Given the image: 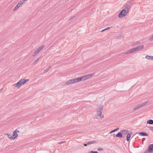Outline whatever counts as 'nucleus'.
Here are the masks:
<instances>
[{"label": "nucleus", "instance_id": "obj_38", "mask_svg": "<svg viewBox=\"0 0 153 153\" xmlns=\"http://www.w3.org/2000/svg\"><path fill=\"white\" fill-rule=\"evenodd\" d=\"M119 129V128H116V129H114V131H117V130H118Z\"/></svg>", "mask_w": 153, "mask_h": 153}, {"label": "nucleus", "instance_id": "obj_28", "mask_svg": "<svg viewBox=\"0 0 153 153\" xmlns=\"http://www.w3.org/2000/svg\"><path fill=\"white\" fill-rule=\"evenodd\" d=\"M89 153H98V152L97 151H91L89 152Z\"/></svg>", "mask_w": 153, "mask_h": 153}, {"label": "nucleus", "instance_id": "obj_1", "mask_svg": "<svg viewBox=\"0 0 153 153\" xmlns=\"http://www.w3.org/2000/svg\"><path fill=\"white\" fill-rule=\"evenodd\" d=\"M143 48H144V45H141L138 46L136 48H134L132 49H129L127 52L125 53L126 54H128L133 53V52H134L135 51H137L140 50V49H143Z\"/></svg>", "mask_w": 153, "mask_h": 153}, {"label": "nucleus", "instance_id": "obj_23", "mask_svg": "<svg viewBox=\"0 0 153 153\" xmlns=\"http://www.w3.org/2000/svg\"><path fill=\"white\" fill-rule=\"evenodd\" d=\"M25 1H26L25 0H22L20 1L18 3L21 5L24 3Z\"/></svg>", "mask_w": 153, "mask_h": 153}, {"label": "nucleus", "instance_id": "obj_3", "mask_svg": "<svg viewBox=\"0 0 153 153\" xmlns=\"http://www.w3.org/2000/svg\"><path fill=\"white\" fill-rule=\"evenodd\" d=\"M103 108L102 105H100L97 107L98 110L97 111V113L101 118L104 117L103 115L102 114L103 110Z\"/></svg>", "mask_w": 153, "mask_h": 153}, {"label": "nucleus", "instance_id": "obj_33", "mask_svg": "<svg viewBox=\"0 0 153 153\" xmlns=\"http://www.w3.org/2000/svg\"><path fill=\"white\" fill-rule=\"evenodd\" d=\"M75 17V16H72L69 19H73Z\"/></svg>", "mask_w": 153, "mask_h": 153}, {"label": "nucleus", "instance_id": "obj_5", "mask_svg": "<svg viewBox=\"0 0 153 153\" xmlns=\"http://www.w3.org/2000/svg\"><path fill=\"white\" fill-rule=\"evenodd\" d=\"M153 152V143L149 145L148 149L144 153H152Z\"/></svg>", "mask_w": 153, "mask_h": 153}, {"label": "nucleus", "instance_id": "obj_17", "mask_svg": "<svg viewBox=\"0 0 153 153\" xmlns=\"http://www.w3.org/2000/svg\"><path fill=\"white\" fill-rule=\"evenodd\" d=\"M147 123L149 124H153V120H149L147 121Z\"/></svg>", "mask_w": 153, "mask_h": 153}, {"label": "nucleus", "instance_id": "obj_14", "mask_svg": "<svg viewBox=\"0 0 153 153\" xmlns=\"http://www.w3.org/2000/svg\"><path fill=\"white\" fill-rule=\"evenodd\" d=\"M98 142L96 140H94L92 141H90L87 142V144L88 145H89L92 144H94L95 143H97Z\"/></svg>", "mask_w": 153, "mask_h": 153}, {"label": "nucleus", "instance_id": "obj_37", "mask_svg": "<svg viewBox=\"0 0 153 153\" xmlns=\"http://www.w3.org/2000/svg\"><path fill=\"white\" fill-rule=\"evenodd\" d=\"M150 130L153 131V127H150Z\"/></svg>", "mask_w": 153, "mask_h": 153}, {"label": "nucleus", "instance_id": "obj_20", "mask_svg": "<svg viewBox=\"0 0 153 153\" xmlns=\"http://www.w3.org/2000/svg\"><path fill=\"white\" fill-rule=\"evenodd\" d=\"M51 68V66H50L48 67V68L46 69H45L44 71V72L46 73L48 72V71H49L50 69Z\"/></svg>", "mask_w": 153, "mask_h": 153}, {"label": "nucleus", "instance_id": "obj_30", "mask_svg": "<svg viewBox=\"0 0 153 153\" xmlns=\"http://www.w3.org/2000/svg\"><path fill=\"white\" fill-rule=\"evenodd\" d=\"M5 135H7L8 137H9V139L10 140V137H11V135L9 133H7L5 134Z\"/></svg>", "mask_w": 153, "mask_h": 153}, {"label": "nucleus", "instance_id": "obj_7", "mask_svg": "<svg viewBox=\"0 0 153 153\" xmlns=\"http://www.w3.org/2000/svg\"><path fill=\"white\" fill-rule=\"evenodd\" d=\"M18 134L14 131L13 132V135L10 137V140H12L16 138L18 136Z\"/></svg>", "mask_w": 153, "mask_h": 153}, {"label": "nucleus", "instance_id": "obj_26", "mask_svg": "<svg viewBox=\"0 0 153 153\" xmlns=\"http://www.w3.org/2000/svg\"><path fill=\"white\" fill-rule=\"evenodd\" d=\"M140 41H138L136 43H134L133 45V46H134L135 45H139L140 44Z\"/></svg>", "mask_w": 153, "mask_h": 153}, {"label": "nucleus", "instance_id": "obj_8", "mask_svg": "<svg viewBox=\"0 0 153 153\" xmlns=\"http://www.w3.org/2000/svg\"><path fill=\"white\" fill-rule=\"evenodd\" d=\"M93 76V74H90L85 75L83 76L84 77V80H86L90 78V77H92Z\"/></svg>", "mask_w": 153, "mask_h": 153}, {"label": "nucleus", "instance_id": "obj_39", "mask_svg": "<svg viewBox=\"0 0 153 153\" xmlns=\"http://www.w3.org/2000/svg\"><path fill=\"white\" fill-rule=\"evenodd\" d=\"M65 142V141H61V142H59V144H62V143H64Z\"/></svg>", "mask_w": 153, "mask_h": 153}, {"label": "nucleus", "instance_id": "obj_6", "mask_svg": "<svg viewBox=\"0 0 153 153\" xmlns=\"http://www.w3.org/2000/svg\"><path fill=\"white\" fill-rule=\"evenodd\" d=\"M73 79L75 83L85 80L84 79V78L83 76L80 77H77Z\"/></svg>", "mask_w": 153, "mask_h": 153}, {"label": "nucleus", "instance_id": "obj_13", "mask_svg": "<svg viewBox=\"0 0 153 153\" xmlns=\"http://www.w3.org/2000/svg\"><path fill=\"white\" fill-rule=\"evenodd\" d=\"M40 51V50H39V48H38L36 51L34 52V54L32 55V56H34L37 55Z\"/></svg>", "mask_w": 153, "mask_h": 153}, {"label": "nucleus", "instance_id": "obj_10", "mask_svg": "<svg viewBox=\"0 0 153 153\" xmlns=\"http://www.w3.org/2000/svg\"><path fill=\"white\" fill-rule=\"evenodd\" d=\"M138 134L141 136H148V134L145 132H141L138 133Z\"/></svg>", "mask_w": 153, "mask_h": 153}, {"label": "nucleus", "instance_id": "obj_31", "mask_svg": "<svg viewBox=\"0 0 153 153\" xmlns=\"http://www.w3.org/2000/svg\"><path fill=\"white\" fill-rule=\"evenodd\" d=\"M103 148H98V149H97V150L98 151H103Z\"/></svg>", "mask_w": 153, "mask_h": 153}, {"label": "nucleus", "instance_id": "obj_40", "mask_svg": "<svg viewBox=\"0 0 153 153\" xmlns=\"http://www.w3.org/2000/svg\"><path fill=\"white\" fill-rule=\"evenodd\" d=\"M3 89V88H1L0 89V92L2 91Z\"/></svg>", "mask_w": 153, "mask_h": 153}, {"label": "nucleus", "instance_id": "obj_19", "mask_svg": "<svg viewBox=\"0 0 153 153\" xmlns=\"http://www.w3.org/2000/svg\"><path fill=\"white\" fill-rule=\"evenodd\" d=\"M130 6L128 5H127V6L125 7V9H126V10L127 12V13L128 12V11L129 10L130 8Z\"/></svg>", "mask_w": 153, "mask_h": 153}, {"label": "nucleus", "instance_id": "obj_16", "mask_svg": "<svg viewBox=\"0 0 153 153\" xmlns=\"http://www.w3.org/2000/svg\"><path fill=\"white\" fill-rule=\"evenodd\" d=\"M146 58L148 59L153 60V56H149V55H146Z\"/></svg>", "mask_w": 153, "mask_h": 153}, {"label": "nucleus", "instance_id": "obj_29", "mask_svg": "<svg viewBox=\"0 0 153 153\" xmlns=\"http://www.w3.org/2000/svg\"><path fill=\"white\" fill-rule=\"evenodd\" d=\"M18 8V7H17V6H16L13 9V11H15Z\"/></svg>", "mask_w": 153, "mask_h": 153}, {"label": "nucleus", "instance_id": "obj_32", "mask_svg": "<svg viewBox=\"0 0 153 153\" xmlns=\"http://www.w3.org/2000/svg\"><path fill=\"white\" fill-rule=\"evenodd\" d=\"M14 131V132H16V133H19V132H20L18 130H17V129L15 130Z\"/></svg>", "mask_w": 153, "mask_h": 153}, {"label": "nucleus", "instance_id": "obj_12", "mask_svg": "<svg viewBox=\"0 0 153 153\" xmlns=\"http://www.w3.org/2000/svg\"><path fill=\"white\" fill-rule=\"evenodd\" d=\"M116 137H118L120 138H122L123 137V135L121 131L120 132L117 133L116 135H115Z\"/></svg>", "mask_w": 153, "mask_h": 153}, {"label": "nucleus", "instance_id": "obj_2", "mask_svg": "<svg viewBox=\"0 0 153 153\" xmlns=\"http://www.w3.org/2000/svg\"><path fill=\"white\" fill-rule=\"evenodd\" d=\"M29 79H22L19 81L16 84L14 85H15L16 87L18 88H19L22 85H24L27 81H29Z\"/></svg>", "mask_w": 153, "mask_h": 153}, {"label": "nucleus", "instance_id": "obj_43", "mask_svg": "<svg viewBox=\"0 0 153 153\" xmlns=\"http://www.w3.org/2000/svg\"><path fill=\"white\" fill-rule=\"evenodd\" d=\"M118 39V37H117V39Z\"/></svg>", "mask_w": 153, "mask_h": 153}, {"label": "nucleus", "instance_id": "obj_22", "mask_svg": "<svg viewBox=\"0 0 153 153\" xmlns=\"http://www.w3.org/2000/svg\"><path fill=\"white\" fill-rule=\"evenodd\" d=\"M149 102H144L142 104H140V105L141 106V107H142V106H144V105H146L147 103H148Z\"/></svg>", "mask_w": 153, "mask_h": 153}, {"label": "nucleus", "instance_id": "obj_41", "mask_svg": "<svg viewBox=\"0 0 153 153\" xmlns=\"http://www.w3.org/2000/svg\"><path fill=\"white\" fill-rule=\"evenodd\" d=\"M115 135H115V134H113V137H116Z\"/></svg>", "mask_w": 153, "mask_h": 153}, {"label": "nucleus", "instance_id": "obj_18", "mask_svg": "<svg viewBox=\"0 0 153 153\" xmlns=\"http://www.w3.org/2000/svg\"><path fill=\"white\" fill-rule=\"evenodd\" d=\"M141 107H142L141 106L140 104L138 105L137 106H136V107L134 108H133V110L134 111H135L136 110L138 109L139 108H140Z\"/></svg>", "mask_w": 153, "mask_h": 153}, {"label": "nucleus", "instance_id": "obj_36", "mask_svg": "<svg viewBox=\"0 0 153 153\" xmlns=\"http://www.w3.org/2000/svg\"><path fill=\"white\" fill-rule=\"evenodd\" d=\"M83 145L85 146H86L88 145V144H87V143H84L83 144Z\"/></svg>", "mask_w": 153, "mask_h": 153}, {"label": "nucleus", "instance_id": "obj_11", "mask_svg": "<svg viewBox=\"0 0 153 153\" xmlns=\"http://www.w3.org/2000/svg\"><path fill=\"white\" fill-rule=\"evenodd\" d=\"M132 134V132H130L127 134L126 136V140L127 141H129V139Z\"/></svg>", "mask_w": 153, "mask_h": 153}, {"label": "nucleus", "instance_id": "obj_34", "mask_svg": "<svg viewBox=\"0 0 153 153\" xmlns=\"http://www.w3.org/2000/svg\"><path fill=\"white\" fill-rule=\"evenodd\" d=\"M115 132V131H114V130H112V131H111L110 132V133H110V134H111V133H113V132Z\"/></svg>", "mask_w": 153, "mask_h": 153}, {"label": "nucleus", "instance_id": "obj_42", "mask_svg": "<svg viewBox=\"0 0 153 153\" xmlns=\"http://www.w3.org/2000/svg\"><path fill=\"white\" fill-rule=\"evenodd\" d=\"M116 16H117V15H116Z\"/></svg>", "mask_w": 153, "mask_h": 153}, {"label": "nucleus", "instance_id": "obj_24", "mask_svg": "<svg viewBox=\"0 0 153 153\" xmlns=\"http://www.w3.org/2000/svg\"><path fill=\"white\" fill-rule=\"evenodd\" d=\"M39 58H40V57H39L35 61V62H34V63H33V64H36L38 62Z\"/></svg>", "mask_w": 153, "mask_h": 153}, {"label": "nucleus", "instance_id": "obj_15", "mask_svg": "<svg viewBox=\"0 0 153 153\" xmlns=\"http://www.w3.org/2000/svg\"><path fill=\"white\" fill-rule=\"evenodd\" d=\"M128 131L125 129L122 130L121 131V132H122V133L125 135L127 134V133Z\"/></svg>", "mask_w": 153, "mask_h": 153}, {"label": "nucleus", "instance_id": "obj_35", "mask_svg": "<svg viewBox=\"0 0 153 153\" xmlns=\"http://www.w3.org/2000/svg\"><path fill=\"white\" fill-rule=\"evenodd\" d=\"M16 6H17V7L19 8L20 7L21 5L19 4V3H18Z\"/></svg>", "mask_w": 153, "mask_h": 153}, {"label": "nucleus", "instance_id": "obj_25", "mask_svg": "<svg viewBox=\"0 0 153 153\" xmlns=\"http://www.w3.org/2000/svg\"><path fill=\"white\" fill-rule=\"evenodd\" d=\"M149 40L150 41H152L153 40V35L149 39Z\"/></svg>", "mask_w": 153, "mask_h": 153}, {"label": "nucleus", "instance_id": "obj_21", "mask_svg": "<svg viewBox=\"0 0 153 153\" xmlns=\"http://www.w3.org/2000/svg\"><path fill=\"white\" fill-rule=\"evenodd\" d=\"M112 27H107V28H106L104 29H103V30H102L101 32H103L105 31L106 30H108V29H110Z\"/></svg>", "mask_w": 153, "mask_h": 153}, {"label": "nucleus", "instance_id": "obj_44", "mask_svg": "<svg viewBox=\"0 0 153 153\" xmlns=\"http://www.w3.org/2000/svg\"><path fill=\"white\" fill-rule=\"evenodd\" d=\"M27 0H25V1H27Z\"/></svg>", "mask_w": 153, "mask_h": 153}, {"label": "nucleus", "instance_id": "obj_9", "mask_svg": "<svg viewBox=\"0 0 153 153\" xmlns=\"http://www.w3.org/2000/svg\"><path fill=\"white\" fill-rule=\"evenodd\" d=\"M74 83H75L74 82V79H71L67 82L65 83V84L66 85H69L71 84Z\"/></svg>", "mask_w": 153, "mask_h": 153}, {"label": "nucleus", "instance_id": "obj_4", "mask_svg": "<svg viewBox=\"0 0 153 153\" xmlns=\"http://www.w3.org/2000/svg\"><path fill=\"white\" fill-rule=\"evenodd\" d=\"M127 13V12L125 9H124L121 11L118 15V17L120 18H122L126 16Z\"/></svg>", "mask_w": 153, "mask_h": 153}, {"label": "nucleus", "instance_id": "obj_27", "mask_svg": "<svg viewBox=\"0 0 153 153\" xmlns=\"http://www.w3.org/2000/svg\"><path fill=\"white\" fill-rule=\"evenodd\" d=\"M44 47H45L44 45H43L42 46L40 47L39 48H38L41 51Z\"/></svg>", "mask_w": 153, "mask_h": 153}]
</instances>
